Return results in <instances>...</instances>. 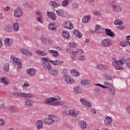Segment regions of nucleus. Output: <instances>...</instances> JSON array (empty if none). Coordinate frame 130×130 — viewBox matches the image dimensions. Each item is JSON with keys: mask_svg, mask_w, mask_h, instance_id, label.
Segmentation results:
<instances>
[{"mask_svg": "<svg viewBox=\"0 0 130 130\" xmlns=\"http://www.w3.org/2000/svg\"><path fill=\"white\" fill-rule=\"evenodd\" d=\"M42 60H43V64L42 66L45 68V69H47L48 71H50L51 69V64L49 63H52V64H53L54 66H60L61 64H62L63 63V61H59V60H49V57H47L45 58H42Z\"/></svg>", "mask_w": 130, "mask_h": 130, "instance_id": "1", "label": "nucleus"}, {"mask_svg": "<svg viewBox=\"0 0 130 130\" xmlns=\"http://www.w3.org/2000/svg\"><path fill=\"white\" fill-rule=\"evenodd\" d=\"M57 100H58V99L50 98L47 99L44 102L46 104H49V105H52V106H62V105H64V102H54Z\"/></svg>", "mask_w": 130, "mask_h": 130, "instance_id": "2", "label": "nucleus"}, {"mask_svg": "<svg viewBox=\"0 0 130 130\" xmlns=\"http://www.w3.org/2000/svg\"><path fill=\"white\" fill-rule=\"evenodd\" d=\"M11 59H12V60L15 62V63H16L18 64V69H21L22 68V62H21V60L19 58H17L16 57H14V56H11L10 57Z\"/></svg>", "mask_w": 130, "mask_h": 130, "instance_id": "3", "label": "nucleus"}, {"mask_svg": "<svg viewBox=\"0 0 130 130\" xmlns=\"http://www.w3.org/2000/svg\"><path fill=\"white\" fill-rule=\"evenodd\" d=\"M102 44L103 46L105 47H107L108 46H110L111 44H112V42H111V40L110 39H105L103 40L102 42Z\"/></svg>", "mask_w": 130, "mask_h": 130, "instance_id": "4", "label": "nucleus"}, {"mask_svg": "<svg viewBox=\"0 0 130 130\" xmlns=\"http://www.w3.org/2000/svg\"><path fill=\"white\" fill-rule=\"evenodd\" d=\"M80 102H81V103L85 106H87L88 107H92V103L89 101L85 100L84 98L80 99Z\"/></svg>", "mask_w": 130, "mask_h": 130, "instance_id": "5", "label": "nucleus"}, {"mask_svg": "<svg viewBox=\"0 0 130 130\" xmlns=\"http://www.w3.org/2000/svg\"><path fill=\"white\" fill-rule=\"evenodd\" d=\"M23 15V10L20 8H18L14 11L15 17H21Z\"/></svg>", "mask_w": 130, "mask_h": 130, "instance_id": "6", "label": "nucleus"}, {"mask_svg": "<svg viewBox=\"0 0 130 130\" xmlns=\"http://www.w3.org/2000/svg\"><path fill=\"white\" fill-rule=\"evenodd\" d=\"M64 28L66 29H69L70 30L74 29V24L71 23L70 21H67L65 22Z\"/></svg>", "mask_w": 130, "mask_h": 130, "instance_id": "7", "label": "nucleus"}, {"mask_svg": "<svg viewBox=\"0 0 130 130\" xmlns=\"http://www.w3.org/2000/svg\"><path fill=\"white\" fill-rule=\"evenodd\" d=\"M37 71L35 69H30L27 71V74L31 77H34L36 75Z\"/></svg>", "mask_w": 130, "mask_h": 130, "instance_id": "8", "label": "nucleus"}, {"mask_svg": "<svg viewBox=\"0 0 130 130\" xmlns=\"http://www.w3.org/2000/svg\"><path fill=\"white\" fill-rule=\"evenodd\" d=\"M105 32L106 35H107L108 36H110V37H114V35H115L114 32L111 31V29L109 28H106Z\"/></svg>", "mask_w": 130, "mask_h": 130, "instance_id": "9", "label": "nucleus"}, {"mask_svg": "<svg viewBox=\"0 0 130 130\" xmlns=\"http://www.w3.org/2000/svg\"><path fill=\"white\" fill-rule=\"evenodd\" d=\"M50 120L52 121V123H54V122H59L60 119H59V118L56 116L52 115L50 117Z\"/></svg>", "mask_w": 130, "mask_h": 130, "instance_id": "10", "label": "nucleus"}, {"mask_svg": "<svg viewBox=\"0 0 130 130\" xmlns=\"http://www.w3.org/2000/svg\"><path fill=\"white\" fill-rule=\"evenodd\" d=\"M81 84L83 86H90L91 84V81L88 79H84L81 81Z\"/></svg>", "mask_w": 130, "mask_h": 130, "instance_id": "11", "label": "nucleus"}, {"mask_svg": "<svg viewBox=\"0 0 130 130\" xmlns=\"http://www.w3.org/2000/svg\"><path fill=\"white\" fill-rule=\"evenodd\" d=\"M41 41L43 44H45L46 45H49V44H50L49 39L46 38L44 37L41 38Z\"/></svg>", "mask_w": 130, "mask_h": 130, "instance_id": "12", "label": "nucleus"}, {"mask_svg": "<svg viewBox=\"0 0 130 130\" xmlns=\"http://www.w3.org/2000/svg\"><path fill=\"white\" fill-rule=\"evenodd\" d=\"M43 122L41 120H39L36 122V126L37 127V129H41V128H43Z\"/></svg>", "mask_w": 130, "mask_h": 130, "instance_id": "13", "label": "nucleus"}, {"mask_svg": "<svg viewBox=\"0 0 130 130\" xmlns=\"http://www.w3.org/2000/svg\"><path fill=\"white\" fill-rule=\"evenodd\" d=\"M112 121V119L109 117H106L105 119V125H109V124H111V122Z\"/></svg>", "mask_w": 130, "mask_h": 130, "instance_id": "14", "label": "nucleus"}, {"mask_svg": "<svg viewBox=\"0 0 130 130\" xmlns=\"http://www.w3.org/2000/svg\"><path fill=\"white\" fill-rule=\"evenodd\" d=\"M61 35L65 39H69L70 38V34L67 30H63Z\"/></svg>", "mask_w": 130, "mask_h": 130, "instance_id": "15", "label": "nucleus"}, {"mask_svg": "<svg viewBox=\"0 0 130 130\" xmlns=\"http://www.w3.org/2000/svg\"><path fill=\"white\" fill-rule=\"evenodd\" d=\"M20 97H24L25 98H33V94L21 92Z\"/></svg>", "mask_w": 130, "mask_h": 130, "instance_id": "16", "label": "nucleus"}, {"mask_svg": "<svg viewBox=\"0 0 130 130\" xmlns=\"http://www.w3.org/2000/svg\"><path fill=\"white\" fill-rule=\"evenodd\" d=\"M65 81L68 84H72V83H75V80H72V77L70 76L65 77Z\"/></svg>", "mask_w": 130, "mask_h": 130, "instance_id": "17", "label": "nucleus"}, {"mask_svg": "<svg viewBox=\"0 0 130 130\" xmlns=\"http://www.w3.org/2000/svg\"><path fill=\"white\" fill-rule=\"evenodd\" d=\"M104 85H105V86H107V89H109V90H113V88H114L112 84H111L109 82H107V81H105L104 82Z\"/></svg>", "mask_w": 130, "mask_h": 130, "instance_id": "18", "label": "nucleus"}, {"mask_svg": "<svg viewBox=\"0 0 130 130\" xmlns=\"http://www.w3.org/2000/svg\"><path fill=\"white\" fill-rule=\"evenodd\" d=\"M113 10L115 12H121V7L118 5H112Z\"/></svg>", "mask_w": 130, "mask_h": 130, "instance_id": "19", "label": "nucleus"}, {"mask_svg": "<svg viewBox=\"0 0 130 130\" xmlns=\"http://www.w3.org/2000/svg\"><path fill=\"white\" fill-rule=\"evenodd\" d=\"M49 52H50V53H53V56H55V57H57V56L59 55V53H58V52H57V51L49 50Z\"/></svg>", "mask_w": 130, "mask_h": 130, "instance_id": "20", "label": "nucleus"}, {"mask_svg": "<svg viewBox=\"0 0 130 130\" xmlns=\"http://www.w3.org/2000/svg\"><path fill=\"white\" fill-rule=\"evenodd\" d=\"M10 42V44L9 43ZM4 44L6 46H11L13 44V42H10V39H6L4 41Z\"/></svg>", "mask_w": 130, "mask_h": 130, "instance_id": "21", "label": "nucleus"}, {"mask_svg": "<svg viewBox=\"0 0 130 130\" xmlns=\"http://www.w3.org/2000/svg\"><path fill=\"white\" fill-rule=\"evenodd\" d=\"M48 28L49 30H56V26L54 25V23H51L49 24Z\"/></svg>", "mask_w": 130, "mask_h": 130, "instance_id": "22", "label": "nucleus"}, {"mask_svg": "<svg viewBox=\"0 0 130 130\" xmlns=\"http://www.w3.org/2000/svg\"><path fill=\"white\" fill-rule=\"evenodd\" d=\"M78 125L81 128H86L87 127V124H86L85 121H81L78 123Z\"/></svg>", "mask_w": 130, "mask_h": 130, "instance_id": "23", "label": "nucleus"}, {"mask_svg": "<svg viewBox=\"0 0 130 130\" xmlns=\"http://www.w3.org/2000/svg\"><path fill=\"white\" fill-rule=\"evenodd\" d=\"M50 6L53 7V8H57L58 7L59 4H57L55 1H50L49 3Z\"/></svg>", "mask_w": 130, "mask_h": 130, "instance_id": "24", "label": "nucleus"}, {"mask_svg": "<svg viewBox=\"0 0 130 130\" xmlns=\"http://www.w3.org/2000/svg\"><path fill=\"white\" fill-rule=\"evenodd\" d=\"M21 51L22 53H23V54H24L26 56H30V55H32V54L30 53L29 51H27V50H25L24 49L21 50Z\"/></svg>", "mask_w": 130, "mask_h": 130, "instance_id": "25", "label": "nucleus"}, {"mask_svg": "<svg viewBox=\"0 0 130 130\" xmlns=\"http://www.w3.org/2000/svg\"><path fill=\"white\" fill-rule=\"evenodd\" d=\"M13 29L15 32H17L19 29H20V25L18 22H16L13 24Z\"/></svg>", "mask_w": 130, "mask_h": 130, "instance_id": "26", "label": "nucleus"}, {"mask_svg": "<svg viewBox=\"0 0 130 130\" xmlns=\"http://www.w3.org/2000/svg\"><path fill=\"white\" fill-rule=\"evenodd\" d=\"M49 74H50V75H53V76L54 77H56V76H57V73H58V71H57V70H50L49 72Z\"/></svg>", "mask_w": 130, "mask_h": 130, "instance_id": "27", "label": "nucleus"}, {"mask_svg": "<svg viewBox=\"0 0 130 130\" xmlns=\"http://www.w3.org/2000/svg\"><path fill=\"white\" fill-rule=\"evenodd\" d=\"M5 30L7 32H12V31H13V26L11 24L8 25L5 28Z\"/></svg>", "mask_w": 130, "mask_h": 130, "instance_id": "28", "label": "nucleus"}, {"mask_svg": "<svg viewBox=\"0 0 130 130\" xmlns=\"http://www.w3.org/2000/svg\"><path fill=\"white\" fill-rule=\"evenodd\" d=\"M91 20V17H85L83 18L82 19V23H87V22H90Z\"/></svg>", "mask_w": 130, "mask_h": 130, "instance_id": "29", "label": "nucleus"}, {"mask_svg": "<svg viewBox=\"0 0 130 130\" xmlns=\"http://www.w3.org/2000/svg\"><path fill=\"white\" fill-rule=\"evenodd\" d=\"M3 69L5 72H9V70H10V64L9 63L5 64Z\"/></svg>", "mask_w": 130, "mask_h": 130, "instance_id": "30", "label": "nucleus"}, {"mask_svg": "<svg viewBox=\"0 0 130 130\" xmlns=\"http://www.w3.org/2000/svg\"><path fill=\"white\" fill-rule=\"evenodd\" d=\"M104 78L107 80V81H111V80H112V78L111 76H108V74H107L106 73L103 74Z\"/></svg>", "mask_w": 130, "mask_h": 130, "instance_id": "31", "label": "nucleus"}, {"mask_svg": "<svg viewBox=\"0 0 130 130\" xmlns=\"http://www.w3.org/2000/svg\"><path fill=\"white\" fill-rule=\"evenodd\" d=\"M44 123L45 124L50 125V124H52V122L51 120H50V119L49 118H47L44 121Z\"/></svg>", "mask_w": 130, "mask_h": 130, "instance_id": "32", "label": "nucleus"}, {"mask_svg": "<svg viewBox=\"0 0 130 130\" xmlns=\"http://www.w3.org/2000/svg\"><path fill=\"white\" fill-rule=\"evenodd\" d=\"M56 13L58 16H63L64 13L62 10L59 9L56 11Z\"/></svg>", "mask_w": 130, "mask_h": 130, "instance_id": "33", "label": "nucleus"}, {"mask_svg": "<svg viewBox=\"0 0 130 130\" xmlns=\"http://www.w3.org/2000/svg\"><path fill=\"white\" fill-rule=\"evenodd\" d=\"M47 15L48 17H56V15L54 12H47Z\"/></svg>", "mask_w": 130, "mask_h": 130, "instance_id": "34", "label": "nucleus"}, {"mask_svg": "<svg viewBox=\"0 0 130 130\" xmlns=\"http://www.w3.org/2000/svg\"><path fill=\"white\" fill-rule=\"evenodd\" d=\"M66 115L74 116L75 115V111L74 110H70L68 113H67Z\"/></svg>", "mask_w": 130, "mask_h": 130, "instance_id": "35", "label": "nucleus"}, {"mask_svg": "<svg viewBox=\"0 0 130 130\" xmlns=\"http://www.w3.org/2000/svg\"><path fill=\"white\" fill-rule=\"evenodd\" d=\"M75 52H76V56L77 55H80L81 54H82V53H84V51H83V50L82 49H77L76 50V51H75Z\"/></svg>", "mask_w": 130, "mask_h": 130, "instance_id": "36", "label": "nucleus"}, {"mask_svg": "<svg viewBox=\"0 0 130 130\" xmlns=\"http://www.w3.org/2000/svg\"><path fill=\"white\" fill-rule=\"evenodd\" d=\"M74 91L77 94H79L81 93V88L79 86L75 87H74Z\"/></svg>", "mask_w": 130, "mask_h": 130, "instance_id": "37", "label": "nucleus"}, {"mask_svg": "<svg viewBox=\"0 0 130 130\" xmlns=\"http://www.w3.org/2000/svg\"><path fill=\"white\" fill-rule=\"evenodd\" d=\"M25 105H26V106L31 107L33 105V103H32L30 100H28L25 102Z\"/></svg>", "mask_w": 130, "mask_h": 130, "instance_id": "38", "label": "nucleus"}, {"mask_svg": "<svg viewBox=\"0 0 130 130\" xmlns=\"http://www.w3.org/2000/svg\"><path fill=\"white\" fill-rule=\"evenodd\" d=\"M123 23V22L121 21V20L118 19V20H116L114 21V24L115 25H121V24H122Z\"/></svg>", "mask_w": 130, "mask_h": 130, "instance_id": "39", "label": "nucleus"}, {"mask_svg": "<svg viewBox=\"0 0 130 130\" xmlns=\"http://www.w3.org/2000/svg\"><path fill=\"white\" fill-rule=\"evenodd\" d=\"M96 32L98 34H102V33H104V28L101 27Z\"/></svg>", "mask_w": 130, "mask_h": 130, "instance_id": "40", "label": "nucleus"}, {"mask_svg": "<svg viewBox=\"0 0 130 130\" xmlns=\"http://www.w3.org/2000/svg\"><path fill=\"white\" fill-rule=\"evenodd\" d=\"M69 0H64L62 3V5L63 7H67L69 5Z\"/></svg>", "mask_w": 130, "mask_h": 130, "instance_id": "41", "label": "nucleus"}, {"mask_svg": "<svg viewBox=\"0 0 130 130\" xmlns=\"http://www.w3.org/2000/svg\"><path fill=\"white\" fill-rule=\"evenodd\" d=\"M62 76H64L65 78H66V77H67V76H68V70H67L66 69H63L62 72Z\"/></svg>", "mask_w": 130, "mask_h": 130, "instance_id": "42", "label": "nucleus"}, {"mask_svg": "<svg viewBox=\"0 0 130 130\" xmlns=\"http://www.w3.org/2000/svg\"><path fill=\"white\" fill-rule=\"evenodd\" d=\"M105 66L103 65V64H99L98 65L96 66V69H98V70H102L103 69V68H105Z\"/></svg>", "mask_w": 130, "mask_h": 130, "instance_id": "43", "label": "nucleus"}, {"mask_svg": "<svg viewBox=\"0 0 130 130\" xmlns=\"http://www.w3.org/2000/svg\"><path fill=\"white\" fill-rule=\"evenodd\" d=\"M77 57V53L76 52H74L72 56V59L73 60L75 61L76 59V57Z\"/></svg>", "mask_w": 130, "mask_h": 130, "instance_id": "44", "label": "nucleus"}, {"mask_svg": "<svg viewBox=\"0 0 130 130\" xmlns=\"http://www.w3.org/2000/svg\"><path fill=\"white\" fill-rule=\"evenodd\" d=\"M77 46V44L75 43V42H73L70 44V47L72 48H75Z\"/></svg>", "mask_w": 130, "mask_h": 130, "instance_id": "45", "label": "nucleus"}, {"mask_svg": "<svg viewBox=\"0 0 130 130\" xmlns=\"http://www.w3.org/2000/svg\"><path fill=\"white\" fill-rule=\"evenodd\" d=\"M10 111L11 112H16V107L12 106L10 107Z\"/></svg>", "mask_w": 130, "mask_h": 130, "instance_id": "46", "label": "nucleus"}, {"mask_svg": "<svg viewBox=\"0 0 130 130\" xmlns=\"http://www.w3.org/2000/svg\"><path fill=\"white\" fill-rule=\"evenodd\" d=\"M115 68L116 69V70H118V71H119L120 70H123V67H122L121 66H119L118 65L116 66L115 67Z\"/></svg>", "mask_w": 130, "mask_h": 130, "instance_id": "47", "label": "nucleus"}, {"mask_svg": "<svg viewBox=\"0 0 130 130\" xmlns=\"http://www.w3.org/2000/svg\"><path fill=\"white\" fill-rule=\"evenodd\" d=\"M120 46H122L123 47H124L125 46H126V42L125 41H121L120 43Z\"/></svg>", "mask_w": 130, "mask_h": 130, "instance_id": "48", "label": "nucleus"}, {"mask_svg": "<svg viewBox=\"0 0 130 130\" xmlns=\"http://www.w3.org/2000/svg\"><path fill=\"white\" fill-rule=\"evenodd\" d=\"M94 92L95 93H98V94H99L101 92V89L98 87H96L94 90Z\"/></svg>", "mask_w": 130, "mask_h": 130, "instance_id": "49", "label": "nucleus"}, {"mask_svg": "<svg viewBox=\"0 0 130 130\" xmlns=\"http://www.w3.org/2000/svg\"><path fill=\"white\" fill-rule=\"evenodd\" d=\"M117 28L119 30H123V29H124V25H121V24H120L117 27Z\"/></svg>", "mask_w": 130, "mask_h": 130, "instance_id": "50", "label": "nucleus"}, {"mask_svg": "<svg viewBox=\"0 0 130 130\" xmlns=\"http://www.w3.org/2000/svg\"><path fill=\"white\" fill-rule=\"evenodd\" d=\"M5 124H6L5 123V120L0 119V125L4 126Z\"/></svg>", "mask_w": 130, "mask_h": 130, "instance_id": "51", "label": "nucleus"}, {"mask_svg": "<svg viewBox=\"0 0 130 130\" xmlns=\"http://www.w3.org/2000/svg\"><path fill=\"white\" fill-rule=\"evenodd\" d=\"M38 22H40V23H41L42 24L43 23V19L42 18V17H40L38 18L37 19Z\"/></svg>", "mask_w": 130, "mask_h": 130, "instance_id": "52", "label": "nucleus"}, {"mask_svg": "<svg viewBox=\"0 0 130 130\" xmlns=\"http://www.w3.org/2000/svg\"><path fill=\"white\" fill-rule=\"evenodd\" d=\"M93 14H94V15H95V16H96V17H98V16H101V15H102V13L101 12H93Z\"/></svg>", "mask_w": 130, "mask_h": 130, "instance_id": "53", "label": "nucleus"}, {"mask_svg": "<svg viewBox=\"0 0 130 130\" xmlns=\"http://www.w3.org/2000/svg\"><path fill=\"white\" fill-rule=\"evenodd\" d=\"M72 72H73V73L74 74H76L75 75V77H76H76H78V76H80V74H79V73L77 72V71H76V70L74 69V70H72Z\"/></svg>", "mask_w": 130, "mask_h": 130, "instance_id": "54", "label": "nucleus"}, {"mask_svg": "<svg viewBox=\"0 0 130 130\" xmlns=\"http://www.w3.org/2000/svg\"><path fill=\"white\" fill-rule=\"evenodd\" d=\"M116 64H117V66H122V64H123V61L121 60H117Z\"/></svg>", "mask_w": 130, "mask_h": 130, "instance_id": "55", "label": "nucleus"}, {"mask_svg": "<svg viewBox=\"0 0 130 130\" xmlns=\"http://www.w3.org/2000/svg\"><path fill=\"white\" fill-rule=\"evenodd\" d=\"M36 14L37 15H39V16L40 17H42L43 16V15H42V13H41V11H39V10H38L36 12Z\"/></svg>", "mask_w": 130, "mask_h": 130, "instance_id": "56", "label": "nucleus"}, {"mask_svg": "<svg viewBox=\"0 0 130 130\" xmlns=\"http://www.w3.org/2000/svg\"><path fill=\"white\" fill-rule=\"evenodd\" d=\"M36 52L38 54H39V55H41V56L43 55V51L41 52L40 50H37Z\"/></svg>", "mask_w": 130, "mask_h": 130, "instance_id": "57", "label": "nucleus"}, {"mask_svg": "<svg viewBox=\"0 0 130 130\" xmlns=\"http://www.w3.org/2000/svg\"><path fill=\"white\" fill-rule=\"evenodd\" d=\"M78 59H79V60H85V56H79L78 57Z\"/></svg>", "mask_w": 130, "mask_h": 130, "instance_id": "58", "label": "nucleus"}, {"mask_svg": "<svg viewBox=\"0 0 130 130\" xmlns=\"http://www.w3.org/2000/svg\"><path fill=\"white\" fill-rule=\"evenodd\" d=\"M100 28H101V27H100V25L97 24V25H96V26H95V32H96V31H98Z\"/></svg>", "mask_w": 130, "mask_h": 130, "instance_id": "59", "label": "nucleus"}, {"mask_svg": "<svg viewBox=\"0 0 130 130\" xmlns=\"http://www.w3.org/2000/svg\"><path fill=\"white\" fill-rule=\"evenodd\" d=\"M29 5V3L28 2H24L23 4V6L25 7V8H28V6Z\"/></svg>", "mask_w": 130, "mask_h": 130, "instance_id": "60", "label": "nucleus"}, {"mask_svg": "<svg viewBox=\"0 0 130 130\" xmlns=\"http://www.w3.org/2000/svg\"><path fill=\"white\" fill-rule=\"evenodd\" d=\"M27 8L28 9H32L34 8L33 5L31 4H28V5L27 6Z\"/></svg>", "mask_w": 130, "mask_h": 130, "instance_id": "61", "label": "nucleus"}, {"mask_svg": "<svg viewBox=\"0 0 130 130\" xmlns=\"http://www.w3.org/2000/svg\"><path fill=\"white\" fill-rule=\"evenodd\" d=\"M6 108V106L4 105V104H2L0 105V109H5Z\"/></svg>", "mask_w": 130, "mask_h": 130, "instance_id": "62", "label": "nucleus"}, {"mask_svg": "<svg viewBox=\"0 0 130 130\" xmlns=\"http://www.w3.org/2000/svg\"><path fill=\"white\" fill-rule=\"evenodd\" d=\"M77 34L78 35L79 38H81L82 37V34L80 33V31L77 30Z\"/></svg>", "mask_w": 130, "mask_h": 130, "instance_id": "63", "label": "nucleus"}, {"mask_svg": "<svg viewBox=\"0 0 130 130\" xmlns=\"http://www.w3.org/2000/svg\"><path fill=\"white\" fill-rule=\"evenodd\" d=\"M126 112H127V113H129L130 114V107H128L127 109H126Z\"/></svg>", "mask_w": 130, "mask_h": 130, "instance_id": "64", "label": "nucleus"}]
</instances>
